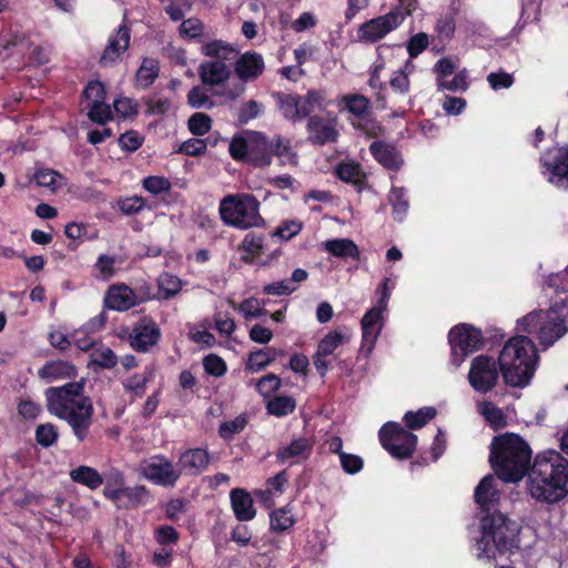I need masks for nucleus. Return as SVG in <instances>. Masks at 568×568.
<instances>
[{
  "mask_svg": "<svg viewBox=\"0 0 568 568\" xmlns=\"http://www.w3.org/2000/svg\"><path fill=\"white\" fill-rule=\"evenodd\" d=\"M295 408V400L290 396H275L267 402V413L277 417L292 413Z\"/></svg>",
  "mask_w": 568,
  "mask_h": 568,
  "instance_id": "c9c22d12",
  "label": "nucleus"
},
{
  "mask_svg": "<svg viewBox=\"0 0 568 568\" xmlns=\"http://www.w3.org/2000/svg\"><path fill=\"white\" fill-rule=\"evenodd\" d=\"M75 375L73 365L65 361H51L43 365L38 371V376L47 382H52L59 378H70Z\"/></svg>",
  "mask_w": 568,
  "mask_h": 568,
  "instance_id": "cd10ccee",
  "label": "nucleus"
},
{
  "mask_svg": "<svg viewBox=\"0 0 568 568\" xmlns=\"http://www.w3.org/2000/svg\"><path fill=\"white\" fill-rule=\"evenodd\" d=\"M182 282L179 277L164 273L159 278V287L164 298H170L181 291Z\"/></svg>",
  "mask_w": 568,
  "mask_h": 568,
  "instance_id": "a18cd8bd",
  "label": "nucleus"
},
{
  "mask_svg": "<svg viewBox=\"0 0 568 568\" xmlns=\"http://www.w3.org/2000/svg\"><path fill=\"white\" fill-rule=\"evenodd\" d=\"M160 338V328L152 322L143 320L130 334V345L138 352H146Z\"/></svg>",
  "mask_w": 568,
  "mask_h": 568,
  "instance_id": "aec40b11",
  "label": "nucleus"
},
{
  "mask_svg": "<svg viewBox=\"0 0 568 568\" xmlns=\"http://www.w3.org/2000/svg\"><path fill=\"white\" fill-rule=\"evenodd\" d=\"M313 452V442L306 437H300L292 440L287 446L278 448L276 458L281 463L290 462L300 464L306 460Z\"/></svg>",
  "mask_w": 568,
  "mask_h": 568,
  "instance_id": "5701e85b",
  "label": "nucleus"
},
{
  "mask_svg": "<svg viewBox=\"0 0 568 568\" xmlns=\"http://www.w3.org/2000/svg\"><path fill=\"white\" fill-rule=\"evenodd\" d=\"M202 53L210 60L199 65L201 82L211 88L224 85L231 78L233 62L239 55L236 49L222 40H214L202 47Z\"/></svg>",
  "mask_w": 568,
  "mask_h": 568,
  "instance_id": "39448f33",
  "label": "nucleus"
},
{
  "mask_svg": "<svg viewBox=\"0 0 568 568\" xmlns=\"http://www.w3.org/2000/svg\"><path fill=\"white\" fill-rule=\"evenodd\" d=\"M481 414L487 423L496 430L505 427L507 424L506 416L503 410L490 402H485L481 405Z\"/></svg>",
  "mask_w": 568,
  "mask_h": 568,
  "instance_id": "4c0bfd02",
  "label": "nucleus"
},
{
  "mask_svg": "<svg viewBox=\"0 0 568 568\" xmlns=\"http://www.w3.org/2000/svg\"><path fill=\"white\" fill-rule=\"evenodd\" d=\"M539 361L535 343L518 335L509 338L498 356V365L507 385L525 387L532 378Z\"/></svg>",
  "mask_w": 568,
  "mask_h": 568,
  "instance_id": "f03ea898",
  "label": "nucleus"
},
{
  "mask_svg": "<svg viewBox=\"0 0 568 568\" xmlns=\"http://www.w3.org/2000/svg\"><path fill=\"white\" fill-rule=\"evenodd\" d=\"M294 524L293 517L285 508L277 509L271 515V528L277 531H284Z\"/></svg>",
  "mask_w": 568,
  "mask_h": 568,
  "instance_id": "603ef678",
  "label": "nucleus"
},
{
  "mask_svg": "<svg viewBox=\"0 0 568 568\" xmlns=\"http://www.w3.org/2000/svg\"><path fill=\"white\" fill-rule=\"evenodd\" d=\"M148 497V490L143 486L138 487H124V504L123 507H134L140 503H143L144 498Z\"/></svg>",
  "mask_w": 568,
  "mask_h": 568,
  "instance_id": "052dcab7",
  "label": "nucleus"
},
{
  "mask_svg": "<svg viewBox=\"0 0 568 568\" xmlns=\"http://www.w3.org/2000/svg\"><path fill=\"white\" fill-rule=\"evenodd\" d=\"M231 503L236 518L241 521L251 520L255 516L253 500L243 489L236 488L231 491Z\"/></svg>",
  "mask_w": 568,
  "mask_h": 568,
  "instance_id": "bb28decb",
  "label": "nucleus"
},
{
  "mask_svg": "<svg viewBox=\"0 0 568 568\" xmlns=\"http://www.w3.org/2000/svg\"><path fill=\"white\" fill-rule=\"evenodd\" d=\"M481 342L483 336L479 329L466 324L454 327L449 332L454 363L459 365L464 357L480 347Z\"/></svg>",
  "mask_w": 568,
  "mask_h": 568,
  "instance_id": "9b49d317",
  "label": "nucleus"
},
{
  "mask_svg": "<svg viewBox=\"0 0 568 568\" xmlns=\"http://www.w3.org/2000/svg\"><path fill=\"white\" fill-rule=\"evenodd\" d=\"M48 410L65 420L79 442L87 439L92 424L93 405L84 395L82 383H68L45 392Z\"/></svg>",
  "mask_w": 568,
  "mask_h": 568,
  "instance_id": "f257e3e1",
  "label": "nucleus"
},
{
  "mask_svg": "<svg viewBox=\"0 0 568 568\" xmlns=\"http://www.w3.org/2000/svg\"><path fill=\"white\" fill-rule=\"evenodd\" d=\"M348 339V335H345L339 331H333L320 341L317 351L313 355V364L322 377L326 375L328 368V361L326 357L332 355L339 345Z\"/></svg>",
  "mask_w": 568,
  "mask_h": 568,
  "instance_id": "dca6fc26",
  "label": "nucleus"
},
{
  "mask_svg": "<svg viewBox=\"0 0 568 568\" xmlns=\"http://www.w3.org/2000/svg\"><path fill=\"white\" fill-rule=\"evenodd\" d=\"M403 21V12L392 10L387 14L379 16L363 23L357 32L358 39L364 42L374 43L396 29Z\"/></svg>",
  "mask_w": 568,
  "mask_h": 568,
  "instance_id": "f8f14e48",
  "label": "nucleus"
},
{
  "mask_svg": "<svg viewBox=\"0 0 568 568\" xmlns=\"http://www.w3.org/2000/svg\"><path fill=\"white\" fill-rule=\"evenodd\" d=\"M281 378L275 374H267L256 383L257 390L264 397L270 396L281 387Z\"/></svg>",
  "mask_w": 568,
  "mask_h": 568,
  "instance_id": "864d4df0",
  "label": "nucleus"
},
{
  "mask_svg": "<svg viewBox=\"0 0 568 568\" xmlns=\"http://www.w3.org/2000/svg\"><path fill=\"white\" fill-rule=\"evenodd\" d=\"M130 38V29L126 26H121L116 34L110 38L100 58V63L103 67L116 63L121 59V55L129 49Z\"/></svg>",
  "mask_w": 568,
  "mask_h": 568,
  "instance_id": "4be33fe9",
  "label": "nucleus"
},
{
  "mask_svg": "<svg viewBox=\"0 0 568 568\" xmlns=\"http://www.w3.org/2000/svg\"><path fill=\"white\" fill-rule=\"evenodd\" d=\"M111 108L104 101L98 104H91L88 112V116L99 124H104L111 119Z\"/></svg>",
  "mask_w": 568,
  "mask_h": 568,
  "instance_id": "e2e57ef3",
  "label": "nucleus"
},
{
  "mask_svg": "<svg viewBox=\"0 0 568 568\" xmlns=\"http://www.w3.org/2000/svg\"><path fill=\"white\" fill-rule=\"evenodd\" d=\"M69 475L74 483L87 486L92 490L99 488L104 481L103 476L95 468L84 465L72 469Z\"/></svg>",
  "mask_w": 568,
  "mask_h": 568,
  "instance_id": "7c9ffc66",
  "label": "nucleus"
},
{
  "mask_svg": "<svg viewBox=\"0 0 568 568\" xmlns=\"http://www.w3.org/2000/svg\"><path fill=\"white\" fill-rule=\"evenodd\" d=\"M435 415L436 410L434 408L426 407L416 413L408 412L405 415V422L410 429H418L432 420Z\"/></svg>",
  "mask_w": 568,
  "mask_h": 568,
  "instance_id": "ea45409f",
  "label": "nucleus"
},
{
  "mask_svg": "<svg viewBox=\"0 0 568 568\" xmlns=\"http://www.w3.org/2000/svg\"><path fill=\"white\" fill-rule=\"evenodd\" d=\"M187 128L194 135H204L212 128V119L206 113L196 112L187 120Z\"/></svg>",
  "mask_w": 568,
  "mask_h": 568,
  "instance_id": "a19ab883",
  "label": "nucleus"
},
{
  "mask_svg": "<svg viewBox=\"0 0 568 568\" xmlns=\"http://www.w3.org/2000/svg\"><path fill=\"white\" fill-rule=\"evenodd\" d=\"M428 47V36L424 32H419L412 37L407 43V51L410 58H416Z\"/></svg>",
  "mask_w": 568,
  "mask_h": 568,
  "instance_id": "774afa93",
  "label": "nucleus"
},
{
  "mask_svg": "<svg viewBox=\"0 0 568 568\" xmlns=\"http://www.w3.org/2000/svg\"><path fill=\"white\" fill-rule=\"evenodd\" d=\"M326 252L341 258L352 257L359 258V250L357 245L348 239L328 240L323 243Z\"/></svg>",
  "mask_w": 568,
  "mask_h": 568,
  "instance_id": "c756f323",
  "label": "nucleus"
},
{
  "mask_svg": "<svg viewBox=\"0 0 568 568\" xmlns=\"http://www.w3.org/2000/svg\"><path fill=\"white\" fill-rule=\"evenodd\" d=\"M437 84L439 89L452 92L465 91L468 87L465 72L457 73L452 80L437 79Z\"/></svg>",
  "mask_w": 568,
  "mask_h": 568,
  "instance_id": "4d7b16f0",
  "label": "nucleus"
},
{
  "mask_svg": "<svg viewBox=\"0 0 568 568\" xmlns=\"http://www.w3.org/2000/svg\"><path fill=\"white\" fill-rule=\"evenodd\" d=\"M211 462L210 454L203 448L187 449L179 458V471L190 476L203 473Z\"/></svg>",
  "mask_w": 568,
  "mask_h": 568,
  "instance_id": "412c9836",
  "label": "nucleus"
},
{
  "mask_svg": "<svg viewBox=\"0 0 568 568\" xmlns=\"http://www.w3.org/2000/svg\"><path fill=\"white\" fill-rule=\"evenodd\" d=\"M262 111V104L255 100H248L243 103L239 110V122L241 124L247 123L250 120L255 119Z\"/></svg>",
  "mask_w": 568,
  "mask_h": 568,
  "instance_id": "13d9d810",
  "label": "nucleus"
},
{
  "mask_svg": "<svg viewBox=\"0 0 568 568\" xmlns=\"http://www.w3.org/2000/svg\"><path fill=\"white\" fill-rule=\"evenodd\" d=\"M531 460L528 444L518 435L507 433L494 438L490 462L504 481L516 483L527 473Z\"/></svg>",
  "mask_w": 568,
  "mask_h": 568,
  "instance_id": "7ed1b4c3",
  "label": "nucleus"
},
{
  "mask_svg": "<svg viewBox=\"0 0 568 568\" xmlns=\"http://www.w3.org/2000/svg\"><path fill=\"white\" fill-rule=\"evenodd\" d=\"M325 92L321 90H310L306 95L300 97V111L302 118L308 116L316 109H323Z\"/></svg>",
  "mask_w": 568,
  "mask_h": 568,
  "instance_id": "72a5a7b5",
  "label": "nucleus"
},
{
  "mask_svg": "<svg viewBox=\"0 0 568 568\" xmlns=\"http://www.w3.org/2000/svg\"><path fill=\"white\" fill-rule=\"evenodd\" d=\"M91 361L103 368H113L118 363L115 354L106 346L94 348L91 353Z\"/></svg>",
  "mask_w": 568,
  "mask_h": 568,
  "instance_id": "37998d69",
  "label": "nucleus"
},
{
  "mask_svg": "<svg viewBox=\"0 0 568 568\" xmlns=\"http://www.w3.org/2000/svg\"><path fill=\"white\" fill-rule=\"evenodd\" d=\"M286 483H287L286 471L282 470L277 475H275L274 477H272L267 480L270 488H267L266 490H262L258 494L265 503L271 505L272 491L273 490L282 491V488H283L284 484H286Z\"/></svg>",
  "mask_w": 568,
  "mask_h": 568,
  "instance_id": "5fc2aeb1",
  "label": "nucleus"
},
{
  "mask_svg": "<svg viewBox=\"0 0 568 568\" xmlns=\"http://www.w3.org/2000/svg\"><path fill=\"white\" fill-rule=\"evenodd\" d=\"M268 364H271V358L266 355V351L258 349L250 354L246 368L257 373L264 369Z\"/></svg>",
  "mask_w": 568,
  "mask_h": 568,
  "instance_id": "69168bd1",
  "label": "nucleus"
},
{
  "mask_svg": "<svg viewBox=\"0 0 568 568\" xmlns=\"http://www.w3.org/2000/svg\"><path fill=\"white\" fill-rule=\"evenodd\" d=\"M143 186L150 193L159 194L169 191L171 183L168 179L162 176H149L144 179Z\"/></svg>",
  "mask_w": 568,
  "mask_h": 568,
  "instance_id": "338daca9",
  "label": "nucleus"
},
{
  "mask_svg": "<svg viewBox=\"0 0 568 568\" xmlns=\"http://www.w3.org/2000/svg\"><path fill=\"white\" fill-rule=\"evenodd\" d=\"M517 326L520 332L535 335L544 347L551 346L568 332L565 318L552 310L530 312Z\"/></svg>",
  "mask_w": 568,
  "mask_h": 568,
  "instance_id": "0eeeda50",
  "label": "nucleus"
},
{
  "mask_svg": "<svg viewBox=\"0 0 568 568\" xmlns=\"http://www.w3.org/2000/svg\"><path fill=\"white\" fill-rule=\"evenodd\" d=\"M140 468L145 478L161 486H174L180 478L179 469L161 455L143 460Z\"/></svg>",
  "mask_w": 568,
  "mask_h": 568,
  "instance_id": "4468645a",
  "label": "nucleus"
},
{
  "mask_svg": "<svg viewBox=\"0 0 568 568\" xmlns=\"http://www.w3.org/2000/svg\"><path fill=\"white\" fill-rule=\"evenodd\" d=\"M336 119H324L318 115L310 116L307 121L308 140L314 144L335 142L338 138Z\"/></svg>",
  "mask_w": 568,
  "mask_h": 568,
  "instance_id": "f3484780",
  "label": "nucleus"
},
{
  "mask_svg": "<svg viewBox=\"0 0 568 568\" xmlns=\"http://www.w3.org/2000/svg\"><path fill=\"white\" fill-rule=\"evenodd\" d=\"M151 377L149 374H134L124 382V388L135 393L138 396H142L145 389V385Z\"/></svg>",
  "mask_w": 568,
  "mask_h": 568,
  "instance_id": "0e129e2a",
  "label": "nucleus"
},
{
  "mask_svg": "<svg viewBox=\"0 0 568 568\" xmlns=\"http://www.w3.org/2000/svg\"><path fill=\"white\" fill-rule=\"evenodd\" d=\"M529 493L532 498L545 503H557L564 499L567 494V484L559 481L544 480L539 481L537 478L529 476Z\"/></svg>",
  "mask_w": 568,
  "mask_h": 568,
  "instance_id": "a211bd4d",
  "label": "nucleus"
},
{
  "mask_svg": "<svg viewBox=\"0 0 568 568\" xmlns=\"http://www.w3.org/2000/svg\"><path fill=\"white\" fill-rule=\"evenodd\" d=\"M336 174L341 180L354 184H359L364 180L359 165L353 162L339 164L336 169Z\"/></svg>",
  "mask_w": 568,
  "mask_h": 568,
  "instance_id": "58836bf2",
  "label": "nucleus"
},
{
  "mask_svg": "<svg viewBox=\"0 0 568 568\" xmlns=\"http://www.w3.org/2000/svg\"><path fill=\"white\" fill-rule=\"evenodd\" d=\"M237 310L243 314L245 318L260 317L267 313V311L261 306L258 300L254 297H250L243 301L239 305Z\"/></svg>",
  "mask_w": 568,
  "mask_h": 568,
  "instance_id": "6e6d98bb",
  "label": "nucleus"
},
{
  "mask_svg": "<svg viewBox=\"0 0 568 568\" xmlns=\"http://www.w3.org/2000/svg\"><path fill=\"white\" fill-rule=\"evenodd\" d=\"M389 202L393 205L397 220H402L408 209V202L405 199V190L403 187H393L389 194Z\"/></svg>",
  "mask_w": 568,
  "mask_h": 568,
  "instance_id": "09e8293b",
  "label": "nucleus"
},
{
  "mask_svg": "<svg viewBox=\"0 0 568 568\" xmlns=\"http://www.w3.org/2000/svg\"><path fill=\"white\" fill-rule=\"evenodd\" d=\"M273 155L280 158L281 162L284 164H297L296 153L292 150L290 143L284 142L280 136H277L276 140L273 141Z\"/></svg>",
  "mask_w": 568,
  "mask_h": 568,
  "instance_id": "79ce46f5",
  "label": "nucleus"
},
{
  "mask_svg": "<svg viewBox=\"0 0 568 568\" xmlns=\"http://www.w3.org/2000/svg\"><path fill=\"white\" fill-rule=\"evenodd\" d=\"M455 13L449 11L438 19L436 30L440 37L449 39L455 32Z\"/></svg>",
  "mask_w": 568,
  "mask_h": 568,
  "instance_id": "bf43d9fd",
  "label": "nucleus"
},
{
  "mask_svg": "<svg viewBox=\"0 0 568 568\" xmlns=\"http://www.w3.org/2000/svg\"><path fill=\"white\" fill-rule=\"evenodd\" d=\"M383 447L394 457L404 459L415 450L417 437L395 423L385 424L379 430Z\"/></svg>",
  "mask_w": 568,
  "mask_h": 568,
  "instance_id": "1a4fd4ad",
  "label": "nucleus"
},
{
  "mask_svg": "<svg viewBox=\"0 0 568 568\" xmlns=\"http://www.w3.org/2000/svg\"><path fill=\"white\" fill-rule=\"evenodd\" d=\"M104 303L111 310L126 311L136 304V295L124 284L113 285L109 288Z\"/></svg>",
  "mask_w": 568,
  "mask_h": 568,
  "instance_id": "393cba45",
  "label": "nucleus"
},
{
  "mask_svg": "<svg viewBox=\"0 0 568 568\" xmlns=\"http://www.w3.org/2000/svg\"><path fill=\"white\" fill-rule=\"evenodd\" d=\"M481 534L477 542L479 557L495 558L496 551L504 554L518 548V526L500 513L481 519Z\"/></svg>",
  "mask_w": 568,
  "mask_h": 568,
  "instance_id": "20e7f679",
  "label": "nucleus"
},
{
  "mask_svg": "<svg viewBox=\"0 0 568 568\" xmlns=\"http://www.w3.org/2000/svg\"><path fill=\"white\" fill-rule=\"evenodd\" d=\"M273 141H267L261 132H250L248 158L247 163L263 168L272 163Z\"/></svg>",
  "mask_w": 568,
  "mask_h": 568,
  "instance_id": "6ab92c4d",
  "label": "nucleus"
},
{
  "mask_svg": "<svg viewBox=\"0 0 568 568\" xmlns=\"http://www.w3.org/2000/svg\"><path fill=\"white\" fill-rule=\"evenodd\" d=\"M187 102L192 108L195 109H211L214 102L207 95L204 89L201 87H193L187 93Z\"/></svg>",
  "mask_w": 568,
  "mask_h": 568,
  "instance_id": "49530a36",
  "label": "nucleus"
},
{
  "mask_svg": "<svg viewBox=\"0 0 568 568\" xmlns=\"http://www.w3.org/2000/svg\"><path fill=\"white\" fill-rule=\"evenodd\" d=\"M250 132L245 131L240 136H234L230 143L229 151L231 156L237 161H246L248 158Z\"/></svg>",
  "mask_w": 568,
  "mask_h": 568,
  "instance_id": "e433bc0d",
  "label": "nucleus"
},
{
  "mask_svg": "<svg viewBox=\"0 0 568 568\" xmlns=\"http://www.w3.org/2000/svg\"><path fill=\"white\" fill-rule=\"evenodd\" d=\"M84 98L87 101V108L89 109L91 104H98L105 100V90L101 82L92 81L84 89Z\"/></svg>",
  "mask_w": 568,
  "mask_h": 568,
  "instance_id": "de8ad7c7",
  "label": "nucleus"
},
{
  "mask_svg": "<svg viewBox=\"0 0 568 568\" xmlns=\"http://www.w3.org/2000/svg\"><path fill=\"white\" fill-rule=\"evenodd\" d=\"M159 75V62L154 59L145 58L139 68L135 80L142 88L150 87Z\"/></svg>",
  "mask_w": 568,
  "mask_h": 568,
  "instance_id": "2f4dec72",
  "label": "nucleus"
},
{
  "mask_svg": "<svg viewBox=\"0 0 568 568\" xmlns=\"http://www.w3.org/2000/svg\"><path fill=\"white\" fill-rule=\"evenodd\" d=\"M36 438L42 447H49L58 439L57 428L52 424L39 425L36 430Z\"/></svg>",
  "mask_w": 568,
  "mask_h": 568,
  "instance_id": "3c124183",
  "label": "nucleus"
},
{
  "mask_svg": "<svg viewBox=\"0 0 568 568\" xmlns=\"http://www.w3.org/2000/svg\"><path fill=\"white\" fill-rule=\"evenodd\" d=\"M234 70L240 79L239 82L224 87L221 97L235 100L245 91V82L257 79L264 71V60L261 54L255 52H246L241 57H236L233 62Z\"/></svg>",
  "mask_w": 568,
  "mask_h": 568,
  "instance_id": "6e6552de",
  "label": "nucleus"
},
{
  "mask_svg": "<svg viewBox=\"0 0 568 568\" xmlns=\"http://www.w3.org/2000/svg\"><path fill=\"white\" fill-rule=\"evenodd\" d=\"M498 480L493 475L485 476L475 489V500L484 511H489L499 500Z\"/></svg>",
  "mask_w": 568,
  "mask_h": 568,
  "instance_id": "b1692460",
  "label": "nucleus"
},
{
  "mask_svg": "<svg viewBox=\"0 0 568 568\" xmlns=\"http://www.w3.org/2000/svg\"><path fill=\"white\" fill-rule=\"evenodd\" d=\"M369 151L375 160L388 170H399L403 164L400 153L392 144L383 141H374L369 145Z\"/></svg>",
  "mask_w": 568,
  "mask_h": 568,
  "instance_id": "a878e982",
  "label": "nucleus"
},
{
  "mask_svg": "<svg viewBox=\"0 0 568 568\" xmlns=\"http://www.w3.org/2000/svg\"><path fill=\"white\" fill-rule=\"evenodd\" d=\"M247 424L244 415H239L233 420L224 422L220 425L219 434L223 439H231L235 434L241 433Z\"/></svg>",
  "mask_w": 568,
  "mask_h": 568,
  "instance_id": "c03bdc74",
  "label": "nucleus"
},
{
  "mask_svg": "<svg viewBox=\"0 0 568 568\" xmlns=\"http://www.w3.org/2000/svg\"><path fill=\"white\" fill-rule=\"evenodd\" d=\"M277 103L282 114L288 120L303 119L300 111V97L293 94H277Z\"/></svg>",
  "mask_w": 568,
  "mask_h": 568,
  "instance_id": "473e14b6",
  "label": "nucleus"
},
{
  "mask_svg": "<svg viewBox=\"0 0 568 568\" xmlns=\"http://www.w3.org/2000/svg\"><path fill=\"white\" fill-rule=\"evenodd\" d=\"M221 220L230 226L246 230L264 223L260 202L252 194H229L220 202Z\"/></svg>",
  "mask_w": 568,
  "mask_h": 568,
  "instance_id": "423d86ee",
  "label": "nucleus"
},
{
  "mask_svg": "<svg viewBox=\"0 0 568 568\" xmlns=\"http://www.w3.org/2000/svg\"><path fill=\"white\" fill-rule=\"evenodd\" d=\"M203 366L207 374L220 377L226 371L224 361L215 354H210L204 357Z\"/></svg>",
  "mask_w": 568,
  "mask_h": 568,
  "instance_id": "680f3d73",
  "label": "nucleus"
},
{
  "mask_svg": "<svg viewBox=\"0 0 568 568\" xmlns=\"http://www.w3.org/2000/svg\"><path fill=\"white\" fill-rule=\"evenodd\" d=\"M529 476L539 481L552 480L568 484V460L558 452H548L536 458Z\"/></svg>",
  "mask_w": 568,
  "mask_h": 568,
  "instance_id": "9d476101",
  "label": "nucleus"
},
{
  "mask_svg": "<svg viewBox=\"0 0 568 568\" xmlns=\"http://www.w3.org/2000/svg\"><path fill=\"white\" fill-rule=\"evenodd\" d=\"M341 103L349 113L357 118L363 116L369 108V100L365 95L356 93L343 95Z\"/></svg>",
  "mask_w": 568,
  "mask_h": 568,
  "instance_id": "f704fd0d",
  "label": "nucleus"
},
{
  "mask_svg": "<svg viewBox=\"0 0 568 568\" xmlns=\"http://www.w3.org/2000/svg\"><path fill=\"white\" fill-rule=\"evenodd\" d=\"M470 385L480 393L491 390L498 381V371L494 358L479 355L471 362L468 374Z\"/></svg>",
  "mask_w": 568,
  "mask_h": 568,
  "instance_id": "ddd939ff",
  "label": "nucleus"
},
{
  "mask_svg": "<svg viewBox=\"0 0 568 568\" xmlns=\"http://www.w3.org/2000/svg\"><path fill=\"white\" fill-rule=\"evenodd\" d=\"M388 280L386 278L383 282L382 297L378 301V304L369 310L364 317L362 318V331H363V339L366 343L373 344L381 331L382 327V314L386 308V302L388 300L389 293L387 288Z\"/></svg>",
  "mask_w": 568,
  "mask_h": 568,
  "instance_id": "2eb2a0df",
  "label": "nucleus"
},
{
  "mask_svg": "<svg viewBox=\"0 0 568 568\" xmlns=\"http://www.w3.org/2000/svg\"><path fill=\"white\" fill-rule=\"evenodd\" d=\"M34 180L37 181L38 185L47 186L54 191L60 186L59 180H62V176L53 170L41 169L34 174Z\"/></svg>",
  "mask_w": 568,
  "mask_h": 568,
  "instance_id": "8fccbe9b",
  "label": "nucleus"
},
{
  "mask_svg": "<svg viewBox=\"0 0 568 568\" xmlns=\"http://www.w3.org/2000/svg\"><path fill=\"white\" fill-rule=\"evenodd\" d=\"M544 165L551 173L549 181L552 182L554 178H557L558 182L568 181V148L557 150L552 161L545 159Z\"/></svg>",
  "mask_w": 568,
  "mask_h": 568,
  "instance_id": "c85d7f7f",
  "label": "nucleus"
}]
</instances>
